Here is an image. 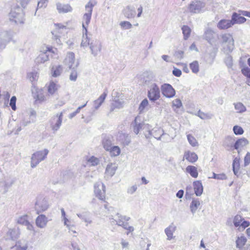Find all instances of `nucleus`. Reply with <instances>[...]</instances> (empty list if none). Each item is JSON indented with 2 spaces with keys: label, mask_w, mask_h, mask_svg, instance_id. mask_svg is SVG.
I'll return each instance as SVG.
<instances>
[{
  "label": "nucleus",
  "mask_w": 250,
  "mask_h": 250,
  "mask_svg": "<svg viewBox=\"0 0 250 250\" xmlns=\"http://www.w3.org/2000/svg\"><path fill=\"white\" fill-rule=\"evenodd\" d=\"M107 90L105 89L104 93L97 100L93 102V106L94 108V110L98 109L101 106V105L104 101L105 98L107 96Z\"/></svg>",
  "instance_id": "21"
},
{
  "label": "nucleus",
  "mask_w": 250,
  "mask_h": 250,
  "mask_svg": "<svg viewBox=\"0 0 250 250\" xmlns=\"http://www.w3.org/2000/svg\"><path fill=\"white\" fill-rule=\"evenodd\" d=\"M195 115L203 120L210 119L213 117V115L212 114L210 113H204L200 110H199Z\"/></svg>",
  "instance_id": "42"
},
{
  "label": "nucleus",
  "mask_w": 250,
  "mask_h": 250,
  "mask_svg": "<svg viewBox=\"0 0 250 250\" xmlns=\"http://www.w3.org/2000/svg\"><path fill=\"white\" fill-rule=\"evenodd\" d=\"M189 67L193 73H197L199 71V65L198 61H195L190 63Z\"/></svg>",
  "instance_id": "51"
},
{
  "label": "nucleus",
  "mask_w": 250,
  "mask_h": 250,
  "mask_svg": "<svg viewBox=\"0 0 250 250\" xmlns=\"http://www.w3.org/2000/svg\"><path fill=\"white\" fill-rule=\"evenodd\" d=\"M176 228L175 226L171 224L165 229V232L167 236V240H170L173 238V234L176 230Z\"/></svg>",
  "instance_id": "33"
},
{
  "label": "nucleus",
  "mask_w": 250,
  "mask_h": 250,
  "mask_svg": "<svg viewBox=\"0 0 250 250\" xmlns=\"http://www.w3.org/2000/svg\"><path fill=\"white\" fill-rule=\"evenodd\" d=\"M124 14L127 18H132L135 15V11L129 6H127L125 10Z\"/></svg>",
  "instance_id": "40"
},
{
  "label": "nucleus",
  "mask_w": 250,
  "mask_h": 250,
  "mask_svg": "<svg viewBox=\"0 0 250 250\" xmlns=\"http://www.w3.org/2000/svg\"><path fill=\"white\" fill-rule=\"evenodd\" d=\"M183 158L191 163H195L198 160L197 155L195 152L190 151H185Z\"/></svg>",
  "instance_id": "26"
},
{
  "label": "nucleus",
  "mask_w": 250,
  "mask_h": 250,
  "mask_svg": "<svg viewBox=\"0 0 250 250\" xmlns=\"http://www.w3.org/2000/svg\"><path fill=\"white\" fill-rule=\"evenodd\" d=\"M124 106V102L120 100H115L111 104L110 111H113L115 109H120Z\"/></svg>",
  "instance_id": "41"
},
{
  "label": "nucleus",
  "mask_w": 250,
  "mask_h": 250,
  "mask_svg": "<svg viewBox=\"0 0 250 250\" xmlns=\"http://www.w3.org/2000/svg\"><path fill=\"white\" fill-rule=\"evenodd\" d=\"M148 102L147 99H144L141 103H140L139 107V112L142 113L144 112L145 109L146 107L148 105Z\"/></svg>",
  "instance_id": "53"
},
{
  "label": "nucleus",
  "mask_w": 250,
  "mask_h": 250,
  "mask_svg": "<svg viewBox=\"0 0 250 250\" xmlns=\"http://www.w3.org/2000/svg\"><path fill=\"white\" fill-rule=\"evenodd\" d=\"M226 54V56L224 58V62L228 68H231L233 64L232 57L229 53Z\"/></svg>",
  "instance_id": "39"
},
{
  "label": "nucleus",
  "mask_w": 250,
  "mask_h": 250,
  "mask_svg": "<svg viewBox=\"0 0 250 250\" xmlns=\"http://www.w3.org/2000/svg\"><path fill=\"white\" fill-rule=\"evenodd\" d=\"M88 162L91 166H95L99 164V160L94 156H92L88 159Z\"/></svg>",
  "instance_id": "57"
},
{
  "label": "nucleus",
  "mask_w": 250,
  "mask_h": 250,
  "mask_svg": "<svg viewBox=\"0 0 250 250\" xmlns=\"http://www.w3.org/2000/svg\"><path fill=\"white\" fill-rule=\"evenodd\" d=\"M77 215L86 223V226L88 224H91L92 222L88 212H84L82 213H77Z\"/></svg>",
  "instance_id": "34"
},
{
  "label": "nucleus",
  "mask_w": 250,
  "mask_h": 250,
  "mask_svg": "<svg viewBox=\"0 0 250 250\" xmlns=\"http://www.w3.org/2000/svg\"><path fill=\"white\" fill-rule=\"evenodd\" d=\"M48 222V218L44 214H40L35 220L36 226L40 229L44 228L46 226Z\"/></svg>",
  "instance_id": "19"
},
{
  "label": "nucleus",
  "mask_w": 250,
  "mask_h": 250,
  "mask_svg": "<svg viewBox=\"0 0 250 250\" xmlns=\"http://www.w3.org/2000/svg\"><path fill=\"white\" fill-rule=\"evenodd\" d=\"M247 239L245 237L241 236L238 237L236 241V247L239 249L242 248L246 244Z\"/></svg>",
  "instance_id": "45"
},
{
  "label": "nucleus",
  "mask_w": 250,
  "mask_h": 250,
  "mask_svg": "<svg viewBox=\"0 0 250 250\" xmlns=\"http://www.w3.org/2000/svg\"><path fill=\"white\" fill-rule=\"evenodd\" d=\"M200 205V203L198 199H193L192 200L191 203H190V209L191 212L193 214H194L196 212L198 208Z\"/></svg>",
  "instance_id": "37"
},
{
  "label": "nucleus",
  "mask_w": 250,
  "mask_h": 250,
  "mask_svg": "<svg viewBox=\"0 0 250 250\" xmlns=\"http://www.w3.org/2000/svg\"><path fill=\"white\" fill-rule=\"evenodd\" d=\"M27 76L31 82L37 80L38 77V74L36 72L29 73Z\"/></svg>",
  "instance_id": "61"
},
{
  "label": "nucleus",
  "mask_w": 250,
  "mask_h": 250,
  "mask_svg": "<svg viewBox=\"0 0 250 250\" xmlns=\"http://www.w3.org/2000/svg\"><path fill=\"white\" fill-rule=\"evenodd\" d=\"M155 77L154 75L150 72H146L143 73L141 79V83L144 85L149 86L152 83H156Z\"/></svg>",
  "instance_id": "13"
},
{
  "label": "nucleus",
  "mask_w": 250,
  "mask_h": 250,
  "mask_svg": "<svg viewBox=\"0 0 250 250\" xmlns=\"http://www.w3.org/2000/svg\"><path fill=\"white\" fill-rule=\"evenodd\" d=\"M249 144L248 140L245 138H242L238 139L233 145V147L235 149L238 150L239 148L243 147Z\"/></svg>",
  "instance_id": "30"
},
{
  "label": "nucleus",
  "mask_w": 250,
  "mask_h": 250,
  "mask_svg": "<svg viewBox=\"0 0 250 250\" xmlns=\"http://www.w3.org/2000/svg\"><path fill=\"white\" fill-rule=\"evenodd\" d=\"M48 153L49 150L47 149H44L42 150L38 151L33 153L31 159V167H35L41 162L44 160Z\"/></svg>",
  "instance_id": "7"
},
{
  "label": "nucleus",
  "mask_w": 250,
  "mask_h": 250,
  "mask_svg": "<svg viewBox=\"0 0 250 250\" xmlns=\"http://www.w3.org/2000/svg\"><path fill=\"white\" fill-rule=\"evenodd\" d=\"M57 9L60 13H65L72 11V7L69 4H62L58 2L56 4Z\"/></svg>",
  "instance_id": "25"
},
{
  "label": "nucleus",
  "mask_w": 250,
  "mask_h": 250,
  "mask_svg": "<svg viewBox=\"0 0 250 250\" xmlns=\"http://www.w3.org/2000/svg\"><path fill=\"white\" fill-rule=\"evenodd\" d=\"M56 49H53L51 46H46L45 49H42V52L36 59V61L38 63H44L49 59V53L55 54Z\"/></svg>",
  "instance_id": "10"
},
{
  "label": "nucleus",
  "mask_w": 250,
  "mask_h": 250,
  "mask_svg": "<svg viewBox=\"0 0 250 250\" xmlns=\"http://www.w3.org/2000/svg\"><path fill=\"white\" fill-rule=\"evenodd\" d=\"M219 36L211 28L208 27L205 29L203 38L204 40L211 45H214L215 47L213 48L215 53L218 51V40Z\"/></svg>",
  "instance_id": "1"
},
{
  "label": "nucleus",
  "mask_w": 250,
  "mask_h": 250,
  "mask_svg": "<svg viewBox=\"0 0 250 250\" xmlns=\"http://www.w3.org/2000/svg\"><path fill=\"white\" fill-rule=\"evenodd\" d=\"M234 133L236 135H242L244 133V130L242 127L239 125H234L233 127Z\"/></svg>",
  "instance_id": "56"
},
{
  "label": "nucleus",
  "mask_w": 250,
  "mask_h": 250,
  "mask_svg": "<svg viewBox=\"0 0 250 250\" xmlns=\"http://www.w3.org/2000/svg\"><path fill=\"white\" fill-rule=\"evenodd\" d=\"M186 171L193 178H197L198 172L197 168L193 166H188L186 167Z\"/></svg>",
  "instance_id": "35"
},
{
  "label": "nucleus",
  "mask_w": 250,
  "mask_h": 250,
  "mask_svg": "<svg viewBox=\"0 0 250 250\" xmlns=\"http://www.w3.org/2000/svg\"><path fill=\"white\" fill-rule=\"evenodd\" d=\"M28 217L27 215H22L17 219V223L19 224L25 226L29 222Z\"/></svg>",
  "instance_id": "52"
},
{
  "label": "nucleus",
  "mask_w": 250,
  "mask_h": 250,
  "mask_svg": "<svg viewBox=\"0 0 250 250\" xmlns=\"http://www.w3.org/2000/svg\"><path fill=\"white\" fill-rule=\"evenodd\" d=\"M235 141L234 137L230 136H228L226 137L224 142V145L228 147H233V143Z\"/></svg>",
  "instance_id": "43"
},
{
  "label": "nucleus",
  "mask_w": 250,
  "mask_h": 250,
  "mask_svg": "<svg viewBox=\"0 0 250 250\" xmlns=\"http://www.w3.org/2000/svg\"><path fill=\"white\" fill-rule=\"evenodd\" d=\"M240 13L233 12L231 16V21L233 25L235 24H242L245 23L247 19L243 16H241Z\"/></svg>",
  "instance_id": "20"
},
{
  "label": "nucleus",
  "mask_w": 250,
  "mask_h": 250,
  "mask_svg": "<svg viewBox=\"0 0 250 250\" xmlns=\"http://www.w3.org/2000/svg\"><path fill=\"white\" fill-rule=\"evenodd\" d=\"M243 220V219L241 216L236 215L233 219V224L235 227H238L240 226Z\"/></svg>",
  "instance_id": "55"
},
{
  "label": "nucleus",
  "mask_w": 250,
  "mask_h": 250,
  "mask_svg": "<svg viewBox=\"0 0 250 250\" xmlns=\"http://www.w3.org/2000/svg\"><path fill=\"white\" fill-rule=\"evenodd\" d=\"M20 231L18 229H10L7 232V236L10 237V238L15 240L18 239L20 236Z\"/></svg>",
  "instance_id": "31"
},
{
  "label": "nucleus",
  "mask_w": 250,
  "mask_h": 250,
  "mask_svg": "<svg viewBox=\"0 0 250 250\" xmlns=\"http://www.w3.org/2000/svg\"><path fill=\"white\" fill-rule=\"evenodd\" d=\"M9 19L17 24H23L25 19L22 9L19 6L13 7L9 13Z\"/></svg>",
  "instance_id": "2"
},
{
  "label": "nucleus",
  "mask_w": 250,
  "mask_h": 250,
  "mask_svg": "<svg viewBox=\"0 0 250 250\" xmlns=\"http://www.w3.org/2000/svg\"><path fill=\"white\" fill-rule=\"evenodd\" d=\"M58 88V86L53 82H51L48 86V92L49 94L53 95L55 93Z\"/></svg>",
  "instance_id": "50"
},
{
  "label": "nucleus",
  "mask_w": 250,
  "mask_h": 250,
  "mask_svg": "<svg viewBox=\"0 0 250 250\" xmlns=\"http://www.w3.org/2000/svg\"><path fill=\"white\" fill-rule=\"evenodd\" d=\"M63 113L62 112L54 115L51 121V126L54 132L60 128L62 121Z\"/></svg>",
  "instance_id": "12"
},
{
  "label": "nucleus",
  "mask_w": 250,
  "mask_h": 250,
  "mask_svg": "<svg viewBox=\"0 0 250 250\" xmlns=\"http://www.w3.org/2000/svg\"><path fill=\"white\" fill-rule=\"evenodd\" d=\"M161 97L159 87L156 83H152L148 87L147 97L149 100L155 102L159 100Z\"/></svg>",
  "instance_id": "8"
},
{
  "label": "nucleus",
  "mask_w": 250,
  "mask_h": 250,
  "mask_svg": "<svg viewBox=\"0 0 250 250\" xmlns=\"http://www.w3.org/2000/svg\"><path fill=\"white\" fill-rule=\"evenodd\" d=\"M90 43V42L87 36V32L85 33L84 30H83V38L81 46L83 47H86L87 45H89Z\"/></svg>",
  "instance_id": "38"
},
{
  "label": "nucleus",
  "mask_w": 250,
  "mask_h": 250,
  "mask_svg": "<svg viewBox=\"0 0 250 250\" xmlns=\"http://www.w3.org/2000/svg\"><path fill=\"white\" fill-rule=\"evenodd\" d=\"M64 63L68 66L69 69L72 68L76 64H74L75 62V54L72 52H68L64 61Z\"/></svg>",
  "instance_id": "24"
},
{
  "label": "nucleus",
  "mask_w": 250,
  "mask_h": 250,
  "mask_svg": "<svg viewBox=\"0 0 250 250\" xmlns=\"http://www.w3.org/2000/svg\"><path fill=\"white\" fill-rule=\"evenodd\" d=\"M15 181L16 179L10 176H4L0 179V192L3 194L6 193Z\"/></svg>",
  "instance_id": "9"
},
{
  "label": "nucleus",
  "mask_w": 250,
  "mask_h": 250,
  "mask_svg": "<svg viewBox=\"0 0 250 250\" xmlns=\"http://www.w3.org/2000/svg\"><path fill=\"white\" fill-rule=\"evenodd\" d=\"M102 43L98 40H92L89 44L91 54L96 56L102 50Z\"/></svg>",
  "instance_id": "16"
},
{
  "label": "nucleus",
  "mask_w": 250,
  "mask_h": 250,
  "mask_svg": "<svg viewBox=\"0 0 250 250\" xmlns=\"http://www.w3.org/2000/svg\"><path fill=\"white\" fill-rule=\"evenodd\" d=\"M188 141L189 144L193 147L198 146L199 144L195 138L191 134L187 135Z\"/></svg>",
  "instance_id": "48"
},
{
  "label": "nucleus",
  "mask_w": 250,
  "mask_h": 250,
  "mask_svg": "<svg viewBox=\"0 0 250 250\" xmlns=\"http://www.w3.org/2000/svg\"><path fill=\"white\" fill-rule=\"evenodd\" d=\"M107 151H109L111 156L115 157L120 155L121 149L118 146H112Z\"/></svg>",
  "instance_id": "36"
},
{
  "label": "nucleus",
  "mask_w": 250,
  "mask_h": 250,
  "mask_svg": "<svg viewBox=\"0 0 250 250\" xmlns=\"http://www.w3.org/2000/svg\"><path fill=\"white\" fill-rule=\"evenodd\" d=\"M16 100L17 98L16 96H12V98L10 99L9 105L11 106V108L13 110H16Z\"/></svg>",
  "instance_id": "60"
},
{
  "label": "nucleus",
  "mask_w": 250,
  "mask_h": 250,
  "mask_svg": "<svg viewBox=\"0 0 250 250\" xmlns=\"http://www.w3.org/2000/svg\"><path fill=\"white\" fill-rule=\"evenodd\" d=\"M195 194L197 196H200L203 191V187L200 181H196L193 183Z\"/></svg>",
  "instance_id": "27"
},
{
  "label": "nucleus",
  "mask_w": 250,
  "mask_h": 250,
  "mask_svg": "<svg viewBox=\"0 0 250 250\" xmlns=\"http://www.w3.org/2000/svg\"><path fill=\"white\" fill-rule=\"evenodd\" d=\"M16 250H27L28 244L26 242H22L18 241L15 246Z\"/></svg>",
  "instance_id": "49"
},
{
  "label": "nucleus",
  "mask_w": 250,
  "mask_h": 250,
  "mask_svg": "<svg viewBox=\"0 0 250 250\" xmlns=\"http://www.w3.org/2000/svg\"><path fill=\"white\" fill-rule=\"evenodd\" d=\"M172 106L176 107L177 108H180L182 106L181 101L179 99H176L172 102Z\"/></svg>",
  "instance_id": "63"
},
{
  "label": "nucleus",
  "mask_w": 250,
  "mask_h": 250,
  "mask_svg": "<svg viewBox=\"0 0 250 250\" xmlns=\"http://www.w3.org/2000/svg\"><path fill=\"white\" fill-rule=\"evenodd\" d=\"M121 27L124 29H129L132 27V24L127 21H122L120 23Z\"/></svg>",
  "instance_id": "59"
},
{
  "label": "nucleus",
  "mask_w": 250,
  "mask_h": 250,
  "mask_svg": "<svg viewBox=\"0 0 250 250\" xmlns=\"http://www.w3.org/2000/svg\"><path fill=\"white\" fill-rule=\"evenodd\" d=\"M96 4L95 1H91V0L85 5V13L83 17V30H84L85 33L87 32V27H88L91 19L93 8Z\"/></svg>",
  "instance_id": "3"
},
{
  "label": "nucleus",
  "mask_w": 250,
  "mask_h": 250,
  "mask_svg": "<svg viewBox=\"0 0 250 250\" xmlns=\"http://www.w3.org/2000/svg\"><path fill=\"white\" fill-rule=\"evenodd\" d=\"M210 178L218 179V180H226L227 179V176L224 173L221 174H216L214 172L212 173V176Z\"/></svg>",
  "instance_id": "58"
},
{
  "label": "nucleus",
  "mask_w": 250,
  "mask_h": 250,
  "mask_svg": "<svg viewBox=\"0 0 250 250\" xmlns=\"http://www.w3.org/2000/svg\"><path fill=\"white\" fill-rule=\"evenodd\" d=\"M231 20L222 19L217 24V27L220 30H226L233 26Z\"/></svg>",
  "instance_id": "23"
},
{
  "label": "nucleus",
  "mask_w": 250,
  "mask_h": 250,
  "mask_svg": "<svg viewBox=\"0 0 250 250\" xmlns=\"http://www.w3.org/2000/svg\"><path fill=\"white\" fill-rule=\"evenodd\" d=\"M12 34L11 32L4 31L0 33V50L5 48L6 44L11 40Z\"/></svg>",
  "instance_id": "15"
},
{
  "label": "nucleus",
  "mask_w": 250,
  "mask_h": 250,
  "mask_svg": "<svg viewBox=\"0 0 250 250\" xmlns=\"http://www.w3.org/2000/svg\"><path fill=\"white\" fill-rule=\"evenodd\" d=\"M45 99V96L41 93L38 92L36 96V101H39V102H42L44 101Z\"/></svg>",
  "instance_id": "64"
},
{
  "label": "nucleus",
  "mask_w": 250,
  "mask_h": 250,
  "mask_svg": "<svg viewBox=\"0 0 250 250\" xmlns=\"http://www.w3.org/2000/svg\"><path fill=\"white\" fill-rule=\"evenodd\" d=\"M49 207L48 201L43 196L39 195L36 197L34 208L37 214L45 211Z\"/></svg>",
  "instance_id": "6"
},
{
  "label": "nucleus",
  "mask_w": 250,
  "mask_h": 250,
  "mask_svg": "<svg viewBox=\"0 0 250 250\" xmlns=\"http://www.w3.org/2000/svg\"><path fill=\"white\" fill-rule=\"evenodd\" d=\"M118 166L116 163H109L105 168L104 178L108 180L111 178L115 173Z\"/></svg>",
  "instance_id": "17"
},
{
  "label": "nucleus",
  "mask_w": 250,
  "mask_h": 250,
  "mask_svg": "<svg viewBox=\"0 0 250 250\" xmlns=\"http://www.w3.org/2000/svg\"><path fill=\"white\" fill-rule=\"evenodd\" d=\"M95 196L100 200L104 201L105 198V186L101 182H98L94 185Z\"/></svg>",
  "instance_id": "11"
},
{
  "label": "nucleus",
  "mask_w": 250,
  "mask_h": 250,
  "mask_svg": "<svg viewBox=\"0 0 250 250\" xmlns=\"http://www.w3.org/2000/svg\"><path fill=\"white\" fill-rule=\"evenodd\" d=\"M234 108L238 113H243L246 111V106L240 102L234 103Z\"/></svg>",
  "instance_id": "47"
},
{
  "label": "nucleus",
  "mask_w": 250,
  "mask_h": 250,
  "mask_svg": "<svg viewBox=\"0 0 250 250\" xmlns=\"http://www.w3.org/2000/svg\"><path fill=\"white\" fill-rule=\"evenodd\" d=\"M242 73L246 77L250 79V68L248 67H245L242 69Z\"/></svg>",
  "instance_id": "62"
},
{
  "label": "nucleus",
  "mask_w": 250,
  "mask_h": 250,
  "mask_svg": "<svg viewBox=\"0 0 250 250\" xmlns=\"http://www.w3.org/2000/svg\"><path fill=\"white\" fill-rule=\"evenodd\" d=\"M206 2L204 0H193L188 6L190 13L199 14L206 11Z\"/></svg>",
  "instance_id": "5"
},
{
  "label": "nucleus",
  "mask_w": 250,
  "mask_h": 250,
  "mask_svg": "<svg viewBox=\"0 0 250 250\" xmlns=\"http://www.w3.org/2000/svg\"><path fill=\"white\" fill-rule=\"evenodd\" d=\"M102 145L105 150L107 151L113 146L111 138L106 135H103Z\"/></svg>",
  "instance_id": "29"
},
{
  "label": "nucleus",
  "mask_w": 250,
  "mask_h": 250,
  "mask_svg": "<svg viewBox=\"0 0 250 250\" xmlns=\"http://www.w3.org/2000/svg\"><path fill=\"white\" fill-rule=\"evenodd\" d=\"M182 30L184 36V39L187 40L190 36L191 29L188 25H184L182 27Z\"/></svg>",
  "instance_id": "46"
},
{
  "label": "nucleus",
  "mask_w": 250,
  "mask_h": 250,
  "mask_svg": "<svg viewBox=\"0 0 250 250\" xmlns=\"http://www.w3.org/2000/svg\"><path fill=\"white\" fill-rule=\"evenodd\" d=\"M78 62L76 63L75 66L71 68L72 71L69 76V79L71 81L75 82L77 79L78 73L75 68L78 67Z\"/></svg>",
  "instance_id": "44"
},
{
  "label": "nucleus",
  "mask_w": 250,
  "mask_h": 250,
  "mask_svg": "<svg viewBox=\"0 0 250 250\" xmlns=\"http://www.w3.org/2000/svg\"><path fill=\"white\" fill-rule=\"evenodd\" d=\"M163 135H164V130L161 128H158L157 129H153L151 130H148V135L146 134V137L147 138H149V136H153L157 140H160Z\"/></svg>",
  "instance_id": "22"
},
{
  "label": "nucleus",
  "mask_w": 250,
  "mask_h": 250,
  "mask_svg": "<svg viewBox=\"0 0 250 250\" xmlns=\"http://www.w3.org/2000/svg\"><path fill=\"white\" fill-rule=\"evenodd\" d=\"M117 140L124 146H128L131 142L130 136L128 134L122 132L118 133Z\"/></svg>",
  "instance_id": "18"
},
{
  "label": "nucleus",
  "mask_w": 250,
  "mask_h": 250,
  "mask_svg": "<svg viewBox=\"0 0 250 250\" xmlns=\"http://www.w3.org/2000/svg\"><path fill=\"white\" fill-rule=\"evenodd\" d=\"M161 89L164 96L171 98L175 95V90L172 86L168 83H164L161 85Z\"/></svg>",
  "instance_id": "14"
},
{
  "label": "nucleus",
  "mask_w": 250,
  "mask_h": 250,
  "mask_svg": "<svg viewBox=\"0 0 250 250\" xmlns=\"http://www.w3.org/2000/svg\"><path fill=\"white\" fill-rule=\"evenodd\" d=\"M55 27V30L54 32H59L62 33L63 30H66V26L62 25L61 23H55L54 24Z\"/></svg>",
  "instance_id": "54"
},
{
  "label": "nucleus",
  "mask_w": 250,
  "mask_h": 250,
  "mask_svg": "<svg viewBox=\"0 0 250 250\" xmlns=\"http://www.w3.org/2000/svg\"><path fill=\"white\" fill-rule=\"evenodd\" d=\"M222 44L226 43L223 48L225 54H229L232 52L234 49V41L230 33H224L220 36Z\"/></svg>",
  "instance_id": "4"
},
{
  "label": "nucleus",
  "mask_w": 250,
  "mask_h": 250,
  "mask_svg": "<svg viewBox=\"0 0 250 250\" xmlns=\"http://www.w3.org/2000/svg\"><path fill=\"white\" fill-rule=\"evenodd\" d=\"M62 71V67L60 65H53L51 69V73L53 77H57L61 75Z\"/></svg>",
  "instance_id": "32"
},
{
  "label": "nucleus",
  "mask_w": 250,
  "mask_h": 250,
  "mask_svg": "<svg viewBox=\"0 0 250 250\" xmlns=\"http://www.w3.org/2000/svg\"><path fill=\"white\" fill-rule=\"evenodd\" d=\"M138 119L139 118L136 117L131 125V126L132 127V130L136 134H138L139 133L140 130L142 128L143 126L145 125L144 124L139 122L138 121Z\"/></svg>",
  "instance_id": "28"
}]
</instances>
